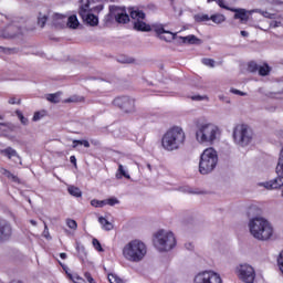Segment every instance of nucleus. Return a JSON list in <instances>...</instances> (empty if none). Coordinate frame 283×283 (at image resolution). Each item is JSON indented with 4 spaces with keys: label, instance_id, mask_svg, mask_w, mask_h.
<instances>
[{
    "label": "nucleus",
    "instance_id": "29",
    "mask_svg": "<svg viewBox=\"0 0 283 283\" xmlns=\"http://www.w3.org/2000/svg\"><path fill=\"white\" fill-rule=\"evenodd\" d=\"M83 147H85V149H88L90 143H76L73 145V149H77L78 151L85 153V149H83Z\"/></svg>",
    "mask_w": 283,
    "mask_h": 283
},
{
    "label": "nucleus",
    "instance_id": "26",
    "mask_svg": "<svg viewBox=\"0 0 283 283\" xmlns=\"http://www.w3.org/2000/svg\"><path fill=\"white\" fill-rule=\"evenodd\" d=\"M161 147L166 151H174L175 149H179L180 146L177 143H161Z\"/></svg>",
    "mask_w": 283,
    "mask_h": 283
},
{
    "label": "nucleus",
    "instance_id": "14",
    "mask_svg": "<svg viewBox=\"0 0 283 283\" xmlns=\"http://www.w3.org/2000/svg\"><path fill=\"white\" fill-rule=\"evenodd\" d=\"M230 12H234V19H239L241 23H247L249 21L248 14H253V12H256L258 14H262L263 17H268L269 12H264L261 9H254L251 11H247V9H230Z\"/></svg>",
    "mask_w": 283,
    "mask_h": 283
},
{
    "label": "nucleus",
    "instance_id": "22",
    "mask_svg": "<svg viewBox=\"0 0 283 283\" xmlns=\"http://www.w3.org/2000/svg\"><path fill=\"white\" fill-rule=\"evenodd\" d=\"M98 222L99 224H102V229H104V231H112V229H114V226L112 224V222L105 219V217H99Z\"/></svg>",
    "mask_w": 283,
    "mask_h": 283
},
{
    "label": "nucleus",
    "instance_id": "21",
    "mask_svg": "<svg viewBox=\"0 0 283 283\" xmlns=\"http://www.w3.org/2000/svg\"><path fill=\"white\" fill-rule=\"evenodd\" d=\"M81 23L78 22V18L76 15H71L67 19V27L71 28V30H76Z\"/></svg>",
    "mask_w": 283,
    "mask_h": 283
},
{
    "label": "nucleus",
    "instance_id": "39",
    "mask_svg": "<svg viewBox=\"0 0 283 283\" xmlns=\"http://www.w3.org/2000/svg\"><path fill=\"white\" fill-rule=\"evenodd\" d=\"M93 247L96 249V251L103 252V247L97 239H93Z\"/></svg>",
    "mask_w": 283,
    "mask_h": 283
},
{
    "label": "nucleus",
    "instance_id": "20",
    "mask_svg": "<svg viewBox=\"0 0 283 283\" xmlns=\"http://www.w3.org/2000/svg\"><path fill=\"white\" fill-rule=\"evenodd\" d=\"M182 43H188V45H200L202 40L198 39L196 35H188V36H179Z\"/></svg>",
    "mask_w": 283,
    "mask_h": 283
},
{
    "label": "nucleus",
    "instance_id": "6",
    "mask_svg": "<svg viewBox=\"0 0 283 283\" xmlns=\"http://www.w3.org/2000/svg\"><path fill=\"white\" fill-rule=\"evenodd\" d=\"M254 136L253 129L247 124H237L233 127L232 138L234 143H251Z\"/></svg>",
    "mask_w": 283,
    "mask_h": 283
},
{
    "label": "nucleus",
    "instance_id": "25",
    "mask_svg": "<svg viewBox=\"0 0 283 283\" xmlns=\"http://www.w3.org/2000/svg\"><path fill=\"white\" fill-rule=\"evenodd\" d=\"M67 191L71 196H74L75 198H81L83 196V192H81V189L75 186H70L67 188Z\"/></svg>",
    "mask_w": 283,
    "mask_h": 283
},
{
    "label": "nucleus",
    "instance_id": "41",
    "mask_svg": "<svg viewBox=\"0 0 283 283\" xmlns=\"http://www.w3.org/2000/svg\"><path fill=\"white\" fill-rule=\"evenodd\" d=\"M231 94H235L237 96H247V93L238 90V88H230Z\"/></svg>",
    "mask_w": 283,
    "mask_h": 283
},
{
    "label": "nucleus",
    "instance_id": "58",
    "mask_svg": "<svg viewBox=\"0 0 283 283\" xmlns=\"http://www.w3.org/2000/svg\"><path fill=\"white\" fill-rule=\"evenodd\" d=\"M0 50H3V52L8 53V52H12V49H4L0 46Z\"/></svg>",
    "mask_w": 283,
    "mask_h": 283
},
{
    "label": "nucleus",
    "instance_id": "48",
    "mask_svg": "<svg viewBox=\"0 0 283 283\" xmlns=\"http://www.w3.org/2000/svg\"><path fill=\"white\" fill-rule=\"evenodd\" d=\"M43 235L44 238H46V240H50V230H48V224L44 226V231H43Z\"/></svg>",
    "mask_w": 283,
    "mask_h": 283
},
{
    "label": "nucleus",
    "instance_id": "62",
    "mask_svg": "<svg viewBox=\"0 0 283 283\" xmlns=\"http://www.w3.org/2000/svg\"><path fill=\"white\" fill-rule=\"evenodd\" d=\"M213 1H218V0H207L208 3H213Z\"/></svg>",
    "mask_w": 283,
    "mask_h": 283
},
{
    "label": "nucleus",
    "instance_id": "37",
    "mask_svg": "<svg viewBox=\"0 0 283 283\" xmlns=\"http://www.w3.org/2000/svg\"><path fill=\"white\" fill-rule=\"evenodd\" d=\"M105 205H107V201L106 200H96V199H93L91 201V206L92 207H105Z\"/></svg>",
    "mask_w": 283,
    "mask_h": 283
},
{
    "label": "nucleus",
    "instance_id": "11",
    "mask_svg": "<svg viewBox=\"0 0 283 283\" xmlns=\"http://www.w3.org/2000/svg\"><path fill=\"white\" fill-rule=\"evenodd\" d=\"M237 275L241 282L253 283L255 282V269L253 266L243 263L237 266Z\"/></svg>",
    "mask_w": 283,
    "mask_h": 283
},
{
    "label": "nucleus",
    "instance_id": "10",
    "mask_svg": "<svg viewBox=\"0 0 283 283\" xmlns=\"http://www.w3.org/2000/svg\"><path fill=\"white\" fill-rule=\"evenodd\" d=\"M113 105L122 109L125 114H134L136 112V99L129 96L116 97L113 101Z\"/></svg>",
    "mask_w": 283,
    "mask_h": 283
},
{
    "label": "nucleus",
    "instance_id": "19",
    "mask_svg": "<svg viewBox=\"0 0 283 283\" xmlns=\"http://www.w3.org/2000/svg\"><path fill=\"white\" fill-rule=\"evenodd\" d=\"M0 154L9 158V160H12V158H17V160L21 161V157H19V153H17L12 147L1 149Z\"/></svg>",
    "mask_w": 283,
    "mask_h": 283
},
{
    "label": "nucleus",
    "instance_id": "15",
    "mask_svg": "<svg viewBox=\"0 0 283 283\" xmlns=\"http://www.w3.org/2000/svg\"><path fill=\"white\" fill-rule=\"evenodd\" d=\"M109 15L114 17L117 23H129V14H127V10L125 8L111 6Z\"/></svg>",
    "mask_w": 283,
    "mask_h": 283
},
{
    "label": "nucleus",
    "instance_id": "34",
    "mask_svg": "<svg viewBox=\"0 0 283 283\" xmlns=\"http://www.w3.org/2000/svg\"><path fill=\"white\" fill-rule=\"evenodd\" d=\"M203 65H207V67H216V61L213 59H202L201 60Z\"/></svg>",
    "mask_w": 283,
    "mask_h": 283
},
{
    "label": "nucleus",
    "instance_id": "49",
    "mask_svg": "<svg viewBox=\"0 0 283 283\" xmlns=\"http://www.w3.org/2000/svg\"><path fill=\"white\" fill-rule=\"evenodd\" d=\"M254 211H260V210H258V207L251 206V207L249 208V210H248V216H253V212H254Z\"/></svg>",
    "mask_w": 283,
    "mask_h": 283
},
{
    "label": "nucleus",
    "instance_id": "44",
    "mask_svg": "<svg viewBox=\"0 0 283 283\" xmlns=\"http://www.w3.org/2000/svg\"><path fill=\"white\" fill-rule=\"evenodd\" d=\"M106 205H109V207H114V205H118V199L111 198V199L106 200Z\"/></svg>",
    "mask_w": 283,
    "mask_h": 283
},
{
    "label": "nucleus",
    "instance_id": "35",
    "mask_svg": "<svg viewBox=\"0 0 283 283\" xmlns=\"http://www.w3.org/2000/svg\"><path fill=\"white\" fill-rule=\"evenodd\" d=\"M66 226L69 227V229H73V231H76V229H78V223H76L74 219H67Z\"/></svg>",
    "mask_w": 283,
    "mask_h": 283
},
{
    "label": "nucleus",
    "instance_id": "1",
    "mask_svg": "<svg viewBox=\"0 0 283 283\" xmlns=\"http://www.w3.org/2000/svg\"><path fill=\"white\" fill-rule=\"evenodd\" d=\"M249 230L255 240L266 242L273 237V226L262 217H254L249 221Z\"/></svg>",
    "mask_w": 283,
    "mask_h": 283
},
{
    "label": "nucleus",
    "instance_id": "56",
    "mask_svg": "<svg viewBox=\"0 0 283 283\" xmlns=\"http://www.w3.org/2000/svg\"><path fill=\"white\" fill-rule=\"evenodd\" d=\"M60 258H61L62 260H65V259L67 258V254L64 253V252H62V253L60 254Z\"/></svg>",
    "mask_w": 283,
    "mask_h": 283
},
{
    "label": "nucleus",
    "instance_id": "24",
    "mask_svg": "<svg viewBox=\"0 0 283 283\" xmlns=\"http://www.w3.org/2000/svg\"><path fill=\"white\" fill-rule=\"evenodd\" d=\"M258 72L260 76H269L271 73V66H269V64L259 65Z\"/></svg>",
    "mask_w": 283,
    "mask_h": 283
},
{
    "label": "nucleus",
    "instance_id": "3",
    "mask_svg": "<svg viewBox=\"0 0 283 283\" xmlns=\"http://www.w3.org/2000/svg\"><path fill=\"white\" fill-rule=\"evenodd\" d=\"M123 255L128 262H143L147 255V245L140 240H133L124 247Z\"/></svg>",
    "mask_w": 283,
    "mask_h": 283
},
{
    "label": "nucleus",
    "instance_id": "17",
    "mask_svg": "<svg viewBox=\"0 0 283 283\" xmlns=\"http://www.w3.org/2000/svg\"><path fill=\"white\" fill-rule=\"evenodd\" d=\"M150 27L161 41L169 43L176 39V33L165 30V27L160 23H153Z\"/></svg>",
    "mask_w": 283,
    "mask_h": 283
},
{
    "label": "nucleus",
    "instance_id": "59",
    "mask_svg": "<svg viewBox=\"0 0 283 283\" xmlns=\"http://www.w3.org/2000/svg\"><path fill=\"white\" fill-rule=\"evenodd\" d=\"M276 136H279V138H283V132L282 130L277 132Z\"/></svg>",
    "mask_w": 283,
    "mask_h": 283
},
{
    "label": "nucleus",
    "instance_id": "60",
    "mask_svg": "<svg viewBox=\"0 0 283 283\" xmlns=\"http://www.w3.org/2000/svg\"><path fill=\"white\" fill-rule=\"evenodd\" d=\"M73 143H87V140L75 139V140H73Z\"/></svg>",
    "mask_w": 283,
    "mask_h": 283
},
{
    "label": "nucleus",
    "instance_id": "38",
    "mask_svg": "<svg viewBox=\"0 0 283 283\" xmlns=\"http://www.w3.org/2000/svg\"><path fill=\"white\" fill-rule=\"evenodd\" d=\"M70 280H72V282L74 283H84L85 280H83V277H81L78 274H69Z\"/></svg>",
    "mask_w": 283,
    "mask_h": 283
},
{
    "label": "nucleus",
    "instance_id": "61",
    "mask_svg": "<svg viewBox=\"0 0 283 283\" xmlns=\"http://www.w3.org/2000/svg\"><path fill=\"white\" fill-rule=\"evenodd\" d=\"M30 222H31V224H33V227H36V221L31 220Z\"/></svg>",
    "mask_w": 283,
    "mask_h": 283
},
{
    "label": "nucleus",
    "instance_id": "4",
    "mask_svg": "<svg viewBox=\"0 0 283 283\" xmlns=\"http://www.w3.org/2000/svg\"><path fill=\"white\" fill-rule=\"evenodd\" d=\"M218 167V151L213 148L203 150L199 160V174L201 176H209L213 174Z\"/></svg>",
    "mask_w": 283,
    "mask_h": 283
},
{
    "label": "nucleus",
    "instance_id": "42",
    "mask_svg": "<svg viewBox=\"0 0 283 283\" xmlns=\"http://www.w3.org/2000/svg\"><path fill=\"white\" fill-rule=\"evenodd\" d=\"M217 3L219 6V8H223V10H229L230 11L232 9L231 7H227L224 4V0H217Z\"/></svg>",
    "mask_w": 283,
    "mask_h": 283
},
{
    "label": "nucleus",
    "instance_id": "63",
    "mask_svg": "<svg viewBox=\"0 0 283 283\" xmlns=\"http://www.w3.org/2000/svg\"><path fill=\"white\" fill-rule=\"evenodd\" d=\"M147 167H148L149 171H151V165L147 164Z\"/></svg>",
    "mask_w": 283,
    "mask_h": 283
},
{
    "label": "nucleus",
    "instance_id": "54",
    "mask_svg": "<svg viewBox=\"0 0 283 283\" xmlns=\"http://www.w3.org/2000/svg\"><path fill=\"white\" fill-rule=\"evenodd\" d=\"M70 160H71L72 165H74L76 167V157L75 156H71Z\"/></svg>",
    "mask_w": 283,
    "mask_h": 283
},
{
    "label": "nucleus",
    "instance_id": "9",
    "mask_svg": "<svg viewBox=\"0 0 283 283\" xmlns=\"http://www.w3.org/2000/svg\"><path fill=\"white\" fill-rule=\"evenodd\" d=\"M187 135L180 126L170 127L163 136L161 143H185Z\"/></svg>",
    "mask_w": 283,
    "mask_h": 283
},
{
    "label": "nucleus",
    "instance_id": "53",
    "mask_svg": "<svg viewBox=\"0 0 283 283\" xmlns=\"http://www.w3.org/2000/svg\"><path fill=\"white\" fill-rule=\"evenodd\" d=\"M119 63H134V59L128 57V59L119 60Z\"/></svg>",
    "mask_w": 283,
    "mask_h": 283
},
{
    "label": "nucleus",
    "instance_id": "52",
    "mask_svg": "<svg viewBox=\"0 0 283 283\" xmlns=\"http://www.w3.org/2000/svg\"><path fill=\"white\" fill-rule=\"evenodd\" d=\"M8 178H9V180H12L13 182H19V177H17L13 174H11V176H9Z\"/></svg>",
    "mask_w": 283,
    "mask_h": 283
},
{
    "label": "nucleus",
    "instance_id": "46",
    "mask_svg": "<svg viewBox=\"0 0 283 283\" xmlns=\"http://www.w3.org/2000/svg\"><path fill=\"white\" fill-rule=\"evenodd\" d=\"M41 118H43V115H41L40 112H36V113H34L32 120H33L34 123H36V120H41Z\"/></svg>",
    "mask_w": 283,
    "mask_h": 283
},
{
    "label": "nucleus",
    "instance_id": "51",
    "mask_svg": "<svg viewBox=\"0 0 283 283\" xmlns=\"http://www.w3.org/2000/svg\"><path fill=\"white\" fill-rule=\"evenodd\" d=\"M205 98L206 97L202 96V95H195V96L191 97L192 101H205Z\"/></svg>",
    "mask_w": 283,
    "mask_h": 283
},
{
    "label": "nucleus",
    "instance_id": "2",
    "mask_svg": "<svg viewBox=\"0 0 283 283\" xmlns=\"http://www.w3.org/2000/svg\"><path fill=\"white\" fill-rule=\"evenodd\" d=\"M222 137V130L213 123H203L197 126V143H218Z\"/></svg>",
    "mask_w": 283,
    "mask_h": 283
},
{
    "label": "nucleus",
    "instance_id": "18",
    "mask_svg": "<svg viewBox=\"0 0 283 283\" xmlns=\"http://www.w3.org/2000/svg\"><path fill=\"white\" fill-rule=\"evenodd\" d=\"M20 33L21 29L19 27L10 24L6 29L0 30V39H13V36Z\"/></svg>",
    "mask_w": 283,
    "mask_h": 283
},
{
    "label": "nucleus",
    "instance_id": "47",
    "mask_svg": "<svg viewBox=\"0 0 283 283\" xmlns=\"http://www.w3.org/2000/svg\"><path fill=\"white\" fill-rule=\"evenodd\" d=\"M9 104H10V105H21V99H18V102H17V98L11 97V98L9 99Z\"/></svg>",
    "mask_w": 283,
    "mask_h": 283
},
{
    "label": "nucleus",
    "instance_id": "30",
    "mask_svg": "<svg viewBox=\"0 0 283 283\" xmlns=\"http://www.w3.org/2000/svg\"><path fill=\"white\" fill-rule=\"evenodd\" d=\"M260 70V65L255 62H249L248 64V72H251L252 74H255Z\"/></svg>",
    "mask_w": 283,
    "mask_h": 283
},
{
    "label": "nucleus",
    "instance_id": "16",
    "mask_svg": "<svg viewBox=\"0 0 283 283\" xmlns=\"http://www.w3.org/2000/svg\"><path fill=\"white\" fill-rule=\"evenodd\" d=\"M12 223L7 220L0 219V244L10 242L12 240Z\"/></svg>",
    "mask_w": 283,
    "mask_h": 283
},
{
    "label": "nucleus",
    "instance_id": "55",
    "mask_svg": "<svg viewBox=\"0 0 283 283\" xmlns=\"http://www.w3.org/2000/svg\"><path fill=\"white\" fill-rule=\"evenodd\" d=\"M186 249H188V251H193V245L191 243H186Z\"/></svg>",
    "mask_w": 283,
    "mask_h": 283
},
{
    "label": "nucleus",
    "instance_id": "7",
    "mask_svg": "<svg viewBox=\"0 0 283 283\" xmlns=\"http://www.w3.org/2000/svg\"><path fill=\"white\" fill-rule=\"evenodd\" d=\"M275 174L277 176L275 179L262 184L265 189H280V187H283V147L279 154Z\"/></svg>",
    "mask_w": 283,
    "mask_h": 283
},
{
    "label": "nucleus",
    "instance_id": "5",
    "mask_svg": "<svg viewBox=\"0 0 283 283\" xmlns=\"http://www.w3.org/2000/svg\"><path fill=\"white\" fill-rule=\"evenodd\" d=\"M154 245L160 252L171 251L176 247V237L172 232L160 230L155 235Z\"/></svg>",
    "mask_w": 283,
    "mask_h": 283
},
{
    "label": "nucleus",
    "instance_id": "64",
    "mask_svg": "<svg viewBox=\"0 0 283 283\" xmlns=\"http://www.w3.org/2000/svg\"><path fill=\"white\" fill-rule=\"evenodd\" d=\"M244 145H247V144H241V147H244Z\"/></svg>",
    "mask_w": 283,
    "mask_h": 283
},
{
    "label": "nucleus",
    "instance_id": "27",
    "mask_svg": "<svg viewBox=\"0 0 283 283\" xmlns=\"http://www.w3.org/2000/svg\"><path fill=\"white\" fill-rule=\"evenodd\" d=\"M118 171L119 175H116V178L120 179V178H127V180H129L132 178V176H129V174H127V171H125V167H123L122 164L118 165Z\"/></svg>",
    "mask_w": 283,
    "mask_h": 283
},
{
    "label": "nucleus",
    "instance_id": "43",
    "mask_svg": "<svg viewBox=\"0 0 283 283\" xmlns=\"http://www.w3.org/2000/svg\"><path fill=\"white\" fill-rule=\"evenodd\" d=\"M0 174H2V176H6L7 178H9V176H12V172L3 167H0Z\"/></svg>",
    "mask_w": 283,
    "mask_h": 283
},
{
    "label": "nucleus",
    "instance_id": "32",
    "mask_svg": "<svg viewBox=\"0 0 283 283\" xmlns=\"http://www.w3.org/2000/svg\"><path fill=\"white\" fill-rule=\"evenodd\" d=\"M46 101H49L50 103H60L61 102V99L59 98V93L49 94L46 96Z\"/></svg>",
    "mask_w": 283,
    "mask_h": 283
},
{
    "label": "nucleus",
    "instance_id": "36",
    "mask_svg": "<svg viewBox=\"0 0 283 283\" xmlns=\"http://www.w3.org/2000/svg\"><path fill=\"white\" fill-rule=\"evenodd\" d=\"M45 23H48V15H42L40 13V15L38 18V24L40 25V28H44Z\"/></svg>",
    "mask_w": 283,
    "mask_h": 283
},
{
    "label": "nucleus",
    "instance_id": "13",
    "mask_svg": "<svg viewBox=\"0 0 283 283\" xmlns=\"http://www.w3.org/2000/svg\"><path fill=\"white\" fill-rule=\"evenodd\" d=\"M193 283H222V277L217 272L203 271L195 276Z\"/></svg>",
    "mask_w": 283,
    "mask_h": 283
},
{
    "label": "nucleus",
    "instance_id": "45",
    "mask_svg": "<svg viewBox=\"0 0 283 283\" xmlns=\"http://www.w3.org/2000/svg\"><path fill=\"white\" fill-rule=\"evenodd\" d=\"M84 277L90 283H96V281H94V277H92V274L90 272L84 273Z\"/></svg>",
    "mask_w": 283,
    "mask_h": 283
},
{
    "label": "nucleus",
    "instance_id": "40",
    "mask_svg": "<svg viewBox=\"0 0 283 283\" xmlns=\"http://www.w3.org/2000/svg\"><path fill=\"white\" fill-rule=\"evenodd\" d=\"M81 101H83V97L73 96V97L65 99V103H81Z\"/></svg>",
    "mask_w": 283,
    "mask_h": 283
},
{
    "label": "nucleus",
    "instance_id": "8",
    "mask_svg": "<svg viewBox=\"0 0 283 283\" xmlns=\"http://www.w3.org/2000/svg\"><path fill=\"white\" fill-rule=\"evenodd\" d=\"M128 12L130 19L134 20V30H137V32H151V27L143 21L145 19V12L134 10V8H129Z\"/></svg>",
    "mask_w": 283,
    "mask_h": 283
},
{
    "label": "nucleus",
    "instance_id": "50",
    "mask_svg": "<svg viewBox=\"0 0 283 283\" xmlns=\"http://www.w3.org/2000/svg\"><path fill=\"white\" fill-rule=\"evenodd\" d=\"M219 101H222V103H231V99L224 95H219Z\"/></svg>",
    "mask_w": 283,
    "mask_h": 283
},
{
    "label": "nucleus",
    "instance_id": "57",
    "mask_svg": "<svg viewBox=\"0 0 283 283\" xmlns=\"http://www.w3.org/2000/svg\"><path fill=\"white\" fill-rule=\"evenodd\" d=\"M241 36H244V38L249 36V32H247V31H241Z\"/></svg>",
    "mask_w": 283,
    "mask_h": 283
},
{
    "label": "nucleus",
    "instance_id": "33",
    "mask_svg": "<svg viewBox=\"0 0 283 283\" xmlns=\"http://www.w3.org/2000/svg\"><path fill=\"white\" fill-rule=\"evenodd\" d=\"M15 116H18L22 125H28L29 120L25 116H23V113L21 111H15Z\"/></svg>",
    "mask_w": 283,
    "mask_h": 283
},
{
    "label": "nucleus",
    "instance_id": "23",
    "mask_svg": "<svg viewBox=\"0 0 283 283\" xmlns=\"http://www.w3.org/2000/svg\"><path fill=\"white\" fill-rule=\"evenodd\" d=\"M210 21H212L213 23L220 24V23H224L227 21V18L224 17V14H212L210 17Z\"/></svg>",
    "mask_w": 283,
    "mask_h": 283
},
{
    "label": "nucleus",
    "instance_id": "28",
    "mask_svg": "<svg viewBox=\"0 0 283 283\" xmlns=\"http://www.w3.org/2000/svg\"><path fill=\"white\" fill-rule=\"evenodd\" d=\"M195 21H197V23H202L205 21H211V17H209V14L199 13V14L195 15Z\"/></svg>",
    "mask_w": 283,
    "mask_h": 283
},
{
    "label": "nucleus",
    "instance_id": "12",
    "mask_svg": "<svg viewBox=\"0 0 283 283\" xmlns=\"http://www.w3.org/2000/svg\"><path fill=\"white\" fill-rule=\"evenodd\" d=\"M78 14L82 21H84V23H86L87 25H91L92 28L98 25V17L90 12V1L80 7Z\"/></svg>",
    "mask_w": 283,
    "mask_h": 283
},
{
    "label": "nucleus",
    "instance_id": "31",
    "mask_svg": "<svg viewBox=\"0 0 283 283\" xmlns=\"http://www.w3.org/2000/svg\"><path fill=\"white\" fill-rule=\"evenodd\" d=\"M108 282L109 283H125V281H123V279H120L116 274H108Z\"/></svg>",
    "mask_w": 283,
    "mask_h": 283
}]
</instances>
